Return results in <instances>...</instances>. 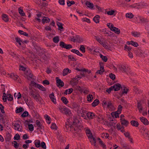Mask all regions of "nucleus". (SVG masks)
<instances>
[{
    "instance_id": "63",
    "label": "nucleus",
    "mask_w": 149,
    "mask_h": 149,
    "mask_svg": "<svg viewBox=\"0 0 149 149\" xmlns=\"http://www.w3.org/2000/svg\"><path fill=\"white\" fill-rule=\"evenodd\" d=\"M20 139V136L18 134H16L14 137V140H18Z\"/></svg>"
},
{
    "instance_id": "19",
    "label": "nucleus",
    "mask_w": 149,
    "mask_h": 149,
    "mask_svg": "<svg viewBox=\"0 0 149 149\" xmlns=\"http://www.w3.org/2000/svg\"><path fill=\"white\" fill-rule=\"evenodd\" d=\"M121 85L119 84H114L112 87H113V90L115 91L119 90L121 87Z\"/></svg>"
},
{
    "instance_id": "8",
    "label": "nucleus",
    "mask_w": 149,
    "mask_h": 149,
    "mask_svg": "<svg viewBox=\"0 0 149 149\" xmlns=\"http://www.w3.org/2000/svg\"><path fill=\"white\" fill-rule=\"evenodd\" d=\"M31 84L32 85L34 86L35 87L38 88L40 90L42 91H44L45 90V88H44L43 86L41 85L37 84L34 81H32Z\"/></svg>"
},
{
    "instance_id": "4",
    "label": "nucleus",
    "mask_w": 149,
    "mask_h": 149,
    "mask_svg": "<svg viewBox=\"0 0 149 149\" xmlns=\"http://www.w3.org/2000/svg\"><path fill=\"white\" fill-rule=\"evenodd\" d=\"M143 134L146 139H149V130L145 128H143L142 130Z\"/></svg>"
},
{
    "instance_id": "13",
    "label": "nucleus",
    "mask_w": 149,
    "mask_h": 149,
    "mask_svg": "<svg viewBox=\"0 0 149 149\" xmlns=\"http://www.w3.org/2000/svg\"><path fill=\"white\" fill-rule=\"evenodd\" d=\"M120 122L121 125H122V126L123 127H127L129 124V122L125 119H121Z\"/></svg>"
},
{
    "instance_id": "59",
    "label": "nucleus",
    "mask_w": 149,
    "mask_h": 149,
    "mask_svg": "<svg viewBox=\"0 0 149 149\" xmlns=\"http://www.w3.org/2000/svg\"><path fill=\"white\" fill-rule=\"evenodd\" d=\"M40 144V146H41L43 149H46V146L45 143L44 142H42Z\"/></svg>"
},
{
    "instance_id": "15",
    "label": "nucleus",
    "mask_w": 149,
    "mask_h": 149,
    "mask_svg": "<svg viewBox=\"0 0 149 149\" xmlns=\"http://www.w3.org/2000/svg\"><path fill=\"white\" fill-rule=\"evenodd\" d=\"M86 116L89 119H92L94 117L95 118L96 115L93 112H88Z\"/></svg>"
},
{
    "instance_id": "7",
    "label": "nucleus",
    "mask_w": 149,
    "mask_h": 149,
    "mask_svg": "<svg viewBox=\"0 0 149 149\" xmlns=\"http://www.w3.org/2000/svg\"><path fill=\"white\" fill-rule=\"evenodd\" d=\"M120 6L123 7L125 8H134L135 6L134 5H130L125 2H123L121 3Z\"/></svg>"
},
{
    "instance_id": "53",
    "label": "nucleus",
    "mask_w": 149,
    "mask_h": 149,
    "mask_svg": "<svg viewBox=\"0 0 149 149\" xmlns=\"http://www.w3.org/2000/svg\"><path fill=\"white\" fill-rule=\"evenodd\" d=\"M122 89H123V93H127L128 89L126 87L124 86L123 87H122Z\"/></svg>"
},
{
    "instance_id": "52",
    "label": "nucleus",
    "mask_w": 149,
    "mask_h": 149,
    "mask_svg": "<svg viewBox=\"0 0 149 149\" xmlns=\"http://www.w3.org/2000/svg\"><path fill=\"white\" fill-rule=\"evenodd\" d=\"M75 39L76 41H83V40L82 39L79 37V36H76L75 37Z\"/></svg>"
},
{
    "instance_id": "40",
    "label": "nucleus",
    "mask_w": 149,
    "mask_h": 149,
    "mask_svg": "<svg viewBox=\"0 0 149 149\" xmlns=\"http://www.w3.org/2000/svg\"><path fill=\"white\" fill-rule=\"evenodd\" d=\"M18 11L19 13L21 16H24L25 15V13H24L22 9H21V7H20L19 8Z\"/></svg>"
},
{
    "instance_id": "57",
    "label": "nucleus",
    "mask_w": 149,
    "mask_h": 149,
    "mask_svg": "<svg viewBox=\"0 0 149 149\" xmlns=\"http://www.w3.org/2000/svg\"><path fill=\"white\" fill-rule=\"evenodd\" d=\"M67 4L68 6H70L72 4H74L75 2L74 1H68L67 2Z\"/></svg>"
},
{
    "instance_id": "45",
    "label": "nucleus",
    "mask_w": 149,
    "mask_h": 149,
    "mask_svg": "<svg viewBox=\"0 0 149 149\" xmlns=\"http://www.w3.org/2000/svg\"><path fill=\"white\" fill-rule=\"evenodd\" d=\"M87 100L88 101H91L93 97V95L91 94H89L87 96Z\"/></svg>"
},
{
    "instance_id": "55",
    "label": "nucleus",
    "mask_w": 149,
    "mask_h": 149,
    "mask_svg": "<svg viewBox=\"0 0 149 149\" xmlns=\"http://www.w3.org/2000/svg\"><path fill=\"white\" fill-rule=\"evenodd\" d=\"M45 119L47 121V122L48 124H50L51 122H50V117L48 116V115H47L45 117Z\"/></svg>"
},
{
    "instance_id": "20",
    "label": "nucleus",
    "mask_w": 149,
    "mask_h": 149,
    "mask_svg": "<svg viewBox=\"0 0 149 149\" xmlns=\"http://www.w3.org/2000/svg\"><path fill=\"white\" fill-rule=\"evenodd\" d=\"M102 45L106 49H109L111 48V46L105 41H104Z\"/></svg>"
},
{
    "instance_id": "60",
    "label": "nucleus",
    "mask_w": 149,
    "mask_h": 149,
    "mask_svg": "<svg viewBox=\"0 0 149 149\" xmlns=\"http://www.w3.org/2000/svg\"><path fill=\"white\" fill-rule=\"evenodd\" d=\"M29 113L27 111H25L21 115L23 117L27 116L28 115Z\"/></svg>"
},
{
    "instance_id": "31",
    "label": "nucleus",
    "mask_w": 149,
    "mask_h": 149,
    "mask_svg": "<svg viewBox=\"0 0 149 149\" xmlns=\"http://www.w3.org/2000/svg\"><path fill=\"white\" fill-rule=\"evenodd\" d=\"M131 34L133 36L135 37H139L140 35V33L135 31L132 32Z\"/></svg>"
},
{
    "instance_id": "22",
    "label": "nucleus",
    "mask_w": 149,
    "mask_h": 149,
    "mask_svg": "<svg viewBox=\"0 0 149 149\" xmlns=\"http://www.w3.org/2000/svg\"><path fill=\"white\" fill-rule=\"evenodd\" d=\"M116 12V11L115 10H111L109 11H106V13L108 15H114V16L115 15V14H114V13L115 12Z\"/></svg>"
},
{
    "instance_id": "32",
    "label": "nucleus",
    "mask_w": 149,
    "mask_h": 149,
    "mask_svg": "<svg viewBox=\"0 0 149 149\" xmlns=\"http://www.w3.org/2000/svg\"><path fill=\"white\" fill-rule=\"evenodd\" d=\"M90 138V141L92 144L94 146H96V140L94 137H92Z\"/></svg>"
},
{
    "instance_id": "9",
    "label": "nucleus",
    "mask_w": 149,
    "mask_h": 149,
    "mask_svg": "<svg viewBox=\"0 0 149 149\" xmlns=\"http://www.w3.org/2000/svg\"><path fill=\"white\" fill-rule=\"evenodd\" d=\"M24 74L26 77L28 79H29V78H31L33 76L31 71L29 70H26L24 72Z\"/></svg>"
},
{
    "instance_id": "21",
    "label": "nucleus",
    "mask_w": 149,
    "mask_h": 149,
    "mask_svg": "<svg viewBox=\"0 0 149 149\" xmlns=\"http://www.w3.org/2000/svg\"><path fill=\"white\" fill-rule=\"evenodd\" d=\"M49 97L53 102L54 104H56V100L54 98V93H52L51 94L49 95Z\"/></svg>"
},
{
    "instance_id": "12",
    "label": "nucleus",
    "mask_w": 149,
    "mask_h": 149,
    "mask_svg": "<svg viewBox=\"0 0 149 149\" xmlns=\"http://www.w3.org/2000/svg\"><path fill=\"white\" fill-rule=\"evenodd\" d=\"M95 118L97 119V121L100 123H102L104 121V117L101 115H100L98 116H96Z\"/></svg>"
},
{
    "instance_id": "47",
    "label": "nucleus",
    "mask_w": 149,
    "mask_h": 149,
    "mask_svg": "<svg viewBox=\"0 0 149 149\" xmlns=\"http://www.w3.org/2000/svg\"><path fill=\"white\" fill-rule=\"evenodd\" d=\"M24 109L22 107H20L18 109H17L16 110L15 112L16 113H19L24 111Z\"/></svg>"
},
{
    "instance_id": "38",
    "label": "nucleus",
    "mask_w": 149,
    "mask_h": 149,
    "mask_svg": "<svg viewBox=\"0 0 149 149\" xmlns=\"http://www.w3.org/2000/svg\"><path fill=\"white\" fill-rule=\"evenodd\" d=\"M104 71V67L101 66L100 68V69L99 70H98L96 72L97 74H102L103 72Z\"/></svg>"
},
{
    "instance_id": "61",
    "label": "nucleus",
    "mask_w": 149,
    "mask_h": 149,
    "mask_svg": "<svg viewBox=\"0 0 149 149\" xmlns=\"http://www.w3.org/2000/svg\"><path fill=\"white\" fill-rule=\"evenodd\" d=\"M66 44L64 42H60L59 45L61 47L65 48Z\"/></svg>"
},
{
    "instance_id": "28",
    "label": "nucleus",
    "mask_w": 149,
    "mask_h": 149,
    "mask_svg": "<svg viewBox=\"0 0 149 149\" xmlns=\"http://www.w3.org/2000/svg\"><path fill=\"white\" fill-rule=\"evenodd\" d=\"M35 145L37 148H39L41 146L40 141L39 140H36L34 142Z\"/></svg>"
},
{
    "instance_id": "64",
    "label": "nucleus",
    "mask_w": 149,
    "mask_h": 149,
    "mask_svg": "<svg viewBox=\"0 0 149 149\" xmlns=\"http://www.w3.org/2000/svg\"><path fill=\"white\" fill-rule=\"evenodd\" d=\"M12 144H14V147L16 148H17L19 146V144L16 141H14L12 142Z\"/></svg>"
},
{
    "instance_id": "17",
    "label": "nucleus",
    "mask_w": 149,
    "mask_h": 149,
    "mask_svg": "<svg viewBox=\"0 0 149 149\" xmlns=\"http://www.w3.org/2000/svg\"><path fill=\"white\" fill-rule=\"evenodd\" d=\"M137 107L139 112L141 113L143 111V107L141 102V101L138 102Z\"/></svg>"
},
{
    "instance_id": "25",
    "label": "nucleus",
    "mask_w": 149,
    "mask_h": 149,
    "mask_svg": "<svg viewBox=\"0 0 149 149\" xmlns=\"http://www.w3.org/2000/svg\"><path fill=\"white\" fill-rule=\"evenodd\" d=\"M130 123L132 125L135 127H137L139 125V123L137 121L134 120L131 121Z\"/></svg>"
},
{
    "instance_id": "1",
    "label": "nucleus",
    "mask_w": 149,
    "mask_h": 149,
    "mask_svg": "<svg viewBox=\"0 0 149 149\" xmlns=\"http://www.w3.org/2000/svg\"><path fill=\"white\" fill-rule=\"evenodd\" d=\"M59 109L60 112L62 113L69 116H71L72 115L70 109L65 107H61L59 108Z\"/></svg>"
},
{
    "instance_id": "6",
    "label": "nucleus",
    "mask_w": 149,
    "mask_h": 149,
    "mask_svg": "<svg viewBox=\"0 0 149 149\" xmlns=\"http://www.w3.org/2000/svg\"><path fill=\"white\" fill-rule=\"evenodd\" d=\"M65 127L67 130H69L70 131L72 130H74V131H76V129H77V127H75L73 125V124H71L69 123V122H68L66 123Z\"/></svg>"
},
{
    "instance_id": "33",
    "label": "nucleus",
    "mask_w": 149,
    "mask_h": 149,
    "mask_svg": "<svg viewBox=\"0 0 149 149\" xmlns=\"http://www.w3.org/2000/svg\"><path fill=\"white\" fill-rule=\"evenodd\" d=\"M10 77L15 80H17L18 77V76L14 73H11L10 75Z\"/></svg>"
},
{
    "instance_id": "62",
    "label": "nucleus",
    "mask_w": 149,
    "mask_h": 149,
    "mask_svg": "<svg viewBox=\"0 0 149 149\" xmlns=\"http://www.w3.org/2000/svg\"><path fill=\"white\" fill-rule=\"evenodd\" d=\"M72 48V46L70 44H66L65 45V48L66 49H69Z\"/></svg>"
},
{
    "instance_id": "37",
    "label": "nucleus",
    "mask_w": 149,
    "mask_h": 149,
    "mask_svg": "<svg viewBox=\"0 0 149 149\" xmlns=\"http://www.w3.org/2000/svg\"><path fill=\"white\" fill-rule=\"evenodd\" d=\"M14 97L15 98H16L17 97V98L18 99L22 97V95L20 92H19L17 94L16 93H14Z\"/></svg>"
},
{
    "instance_id": "58",
    "label": "nucleus",
    "mask_w": 149,
    "mask_h": 149,
    "mask_svg": "<svg viewBox=\"0 0 149 149\" xmlns=\"http://www.w3.org/2000/svg\"><path fill=\"white\" fill-rule=\"evenodd\" d=\"M4 107L3 105L1 104H0V109L1 112L2 113H5V111L4 110Z\"/></svg>"
},
{
    "instance_id": "23",
    "label": "nucleus",
    "mask_w": 149,
    "mask_h": 149,
    "mask_svg": "<svg viewBox=\"0 0 149 149\" xmlns=\"http://www.w3.org/2000/svg\"><path fill=\"white\" fill-rule=\"evenodd\" d=\"M71 72V70H70L68 68H66L64 69L63 71V75L64 76L68 74V73H70Z\"/></svg>"
},
{
    "instance_id": "34",
    "label": "nucleus",
    "mask_w": 149,
    "mask_h": 149,
    "mask_svg": "<svg viewBox=\"0 0 149 149\" xmlns=\"http://www.w3.org/2000/svg\"><path fill=\"white\" fill-rule=\"evenodd\" d=\"M125 17L126 18L131 19L133 17L134 15L132 13H128L126 14Z\"/></svg>"
},
{
    "instance_id": "29",
    "label": "nucleus",
    "mask_w": 149,
    "mask_h": 149,
    "mask_svg": "<svg viewBox=\"0 0 149 149\" xmlns=\"http://www.w3.org/2000/svg\"><path fill=\"white\" fill-rule=\"evenodd\" d=\"M86 133L88 138H91V137L93 136L91 132L89 129H86Z\"/></svg>"
},
{
    "instance_id": "27",
    "label": "nucleus",
    "mask_w": 149,
    "mask_h": 149,
    "mask_svg": "<svg viewBox=\"0 0 149 149\" xmlns=\"http://www.w3.org/2000/svg\"><path fill=\"white\" fill-rule=\"evenodd\" d=\"M50 19L47 17H43L42 19V22L43 24L45 23H48L50 21Z\"/></svg>"
},
{
    "instance_id": "18",
    "label": "nucleus",
    "mask_w": 149,
    "mask_h": 149,
    "mask_svg": "<svg viewBox=\"0 0 149 149\" xmlns=\"http://www.w3.org/2000/svg\"><path fill=\"white\" fill-rule=\"evenodd\" d=\"M107 108L110 110L112 111L114 110V107L111 101H107Z\"/></svg>"
},
{
    "instance_id": "5",
    "label": "nucleus",
    "mask_w": 149,
    "mask_h": 149,
    "mask_svg": "<svg viewBox=\"0 0 149 149\" xmlns=\"http://www.w3.org/2000/svg\"><path fill=\"white\" fill-rule=\"evenodd\" d=\"M29 94L30 96H32L34 99L37 100L40 97V95L38 94H36V92L34 90H31L29 91Z\"/></svg>"
},
{
    "instance_id": "3",
    "label": "nucleus",
    "mask_w": 149,
    "mask_h": 149,
    "mask_svg": "<svg viewBox=\"0 0 149 149\" xmlns=\"http://www.w3.org/2000/svg\"><path fill=\"white\" fill-rule=\"evenodd\" d=\"M13 125L14 128L15 130L19 131H22V127L20 125L19 123H13Z\"/></svg>"
},
{
    "instance_id": "26",
    "label": "nucleus",
    "mask_w": 149,
    "mask_h": 149,
    "mask_svg": "<svg viewBox=\"0 0 149 149\" xmlns=\"http://www.w3.org/2000/svg\"><path fill=\"white\" fill-rule=\"evenodd\" d=\"M111 31H114L116 34H119L120 32V30L118 28L113 27V28L111 29Z\"/></svg>"
},
{
    "instance_id": "56",
    "label": "nucleus",
    "mask_w": 149,
    "mask_h": 149,
    "mask_svg": "<svg viewBox=\"0 0 149 149\" xmlns=\"http://www.w3.org/2000/svg\"><path fill=\"white\" fill-rule=\"evenodd\" d=\"M122 107L121 105H119L118 108V110L117 112L119 113H120L122 109Z\"/></svg>"
},
{
    "instance_id": "54",
    "label": "nucleus",
    "mask_w": 149,
    "mask_h": 149,
    "mask_svg": "<svg viewBox=\"0 0 149 149\" xmlns=\"http://www.w3.org/2000/svg\"><path fill=\"white\" fill-rule=\"evenodd\" d=\"M57 25L58 27L59 30H61L63 28L62 24L61 23L58 22L57 23Z\"/></svg>"
},
{
    "instance_id": "43",
    "label": "nucleus",
    "mask_w": 149,
    "mask_h": 149,
    "mask_svg": "<svg viewBox=\"0 0 149 149\" xmlns=\"http://www.w3.org/2000/svg\"><path fill=\"white\" fill-rule=\"evenodd\" d=\"M79 50L83 53L85 52V48L83 45H81L80 46Z\"/></svg>"
},
{
    "instance_id": "46",
    "label": "nucleus",
    "mask_w": 149,
    "mask_h": 149,
    "mask_svg": "<svg viewBox=\"0 0 149 149\" xmlns=\"http://www.w3.org/2000/svg\"><path fill=\"white\" fill-rule=\"evenodd\" d=\"M51 128L52 129L56 130L57 129V127L56 124L54 123H52L51 124Z\"/></svg>"
},
{
    "instance_id": "49",
    "label": "nucleus",
    "mask_w": 149,
    "mask_h": 149,
    "mask_svg": "<svg viewBox=\"0 0 149 149\" xmlns=\"http://www.w3.org/2000/svg\"><path fill=\"white\" fill-rule=\"evenodd\" d=\"M53 40L56 43H58L59 41L58 37L56 36L54 37L53 38Z\"/></svg>"
},
{
    "instance_id": "41",
    "label": "nucleus",
    "mask_w": 149,
    "mask_h": 149,
    "mask_svg": "<svg viewBox=\"0 0 149 149\" xmlns=\"http://www.w3.org/2000/svg\"><path fill=\"white\" fill-rule=\"evenodd\" d=\"M99 103V101L97 100H95L94 102L92 103V105L93 106L95 107Z\"/></svg>"
},
{
    "instance_id": "35",
    "label": "nucleus",
    "mask_w": 149,
    "mask_h": 149,
    "mask_svg": "<svg viewBox=\"0 0 149 149\" xmlns=\"http://www.w3.org/2000/svg\"><path fill=\"white\" fill-rule=\"evenodd\" d=\"M100 16L98 15H96L93 18L94 21L96 23L99 22Z\"/></svg>"
},
{
    "instance_id": "14",
    "label": "nucleus",
    "mask_w": 149,
    "mask_h": 149,
    "mask_svg": "<svg viewBox=\"0 0 149 149\" xmlns=\"http://www.w3.org/2000/svg\"><path fill=\"white\" fill-rule=\"evenodd\" d=\"M140 119L141 122L145 125H147L149 124V122L147 119L145 118L142 117L140 118Z\"/></svg>"
},
{
    "instance_id": "10",
    "label": "nucleus",
    "mask_w": 149,
    "mask_h": 149,
    "mask_svg": "<svg viewBox=\"0 0 149 149\" xmlns=\"http://www.w3.org/2000/svg\"><path fill=\"white\" fill-rule=\"evenodd\" d=\"M57 85L59 87H61L63 86L64 85L63 82L60 79H58V77L56 78Z\"/></svg>"
},
{
    "instance_id": "2",
    "label": "nucleus",
    "mask_w": 149,
    "mask_h": 149,
    "mask_svg": "<svg viewBox=\"0 0 149 149\" xmlns=\"http://www.w3.org/2000/svg\"><path fill=\"white\" fill-rule=\"evenodd\" d=\"M120 70L123 72L127 73L129 72L130 68L127 66L122 65L119 66Z\"/></svg>"
},
{
    "instance_id": "24",
    "label": "nucleus",
    "mask_w": 149,
    "mask_h": 149,
    "mask_svg": "<svg viewBox=\"0 0 149 149\" xmlns=\"http://www.w3.org/2000/svg\"><path fill=\"white\" fill-rule=\"evenodd\" d=\"M71 52L74 53L76 54L77 55L79 56H83L82 54L79 51L75 49H72L71 50Z\"/></svg>"
},
{
    "instance_id": "11",
    "label": "nucleus",
    "mask_w": 149,
    "mask_h": 149,
    "mask_svg": "<svg viewBox=\"0 0 149 149\" xmlns=\"http://www.w3.org/2000/svg\"><path fill=\"white\" fill-rule=\"evenodd\" d=\"M132 5H134L135 6L134 8H136L138 9L142 8L146 6L145 4L144 3H141L138 4H136V5L133 4Z\"/></svg>"
},
{
    "instance_id": "16",
    "label": "nucleus",
    "mask_w": 149,
    "mask_h": 149,
    "mask_svg": "<svg viewBox=\"0 0 149 149\" xmlns=\"http://www.w3.org/2000/svg\"><path fill=\"white\" fill-rule=\"evenodd\" d=\"M77 117L76 116L73 117V125L75 127H77V123L79 122L78 120L77 119Z\"/></svg>"
},
{
    "instance_id": "36",
    "label": "nucleus",
    "mask_w": 149,
    "mask_h": 149,
    "mask_svg": "<svg viewBox=\"0 0 149 149\" xmlns=\"http://www.w3.org/2000/svg\"><path fill=\"white\" fill-rule=\"evenodd\" d=\"M86 5L90 8H92L93 7L94 5L92 3L89 2H86Z\"/></svg>"
},
{
    "instance_id": "48",
    "label": "nucleus",
    "mask_w": 149,
    "mask_h": 149,
    "mask_svg": "<svg viewBox=\"0 0 149 149\" xmlns=\"http://www.w3.org/2000/svg\"><path fill=\"white\" fill-rule=\"evenodd\" d=\"M15 39L16 41L18 42L20 45H21L22 44V41L20 38L17 37H16Z\"/></svg>"
},
{
    "instance_id": "39",
    "label": "nucleus",
    "mask_w": 149,
    "mask_h": 149,
    "mask_svg": "<svg viewBox=\"0 0 149 149\" xmlns=\"http://www.w3.org/2000/svg\"><path fill=\"white\" fill-rule=\"evenodd\" d=\"M140 21L142 23L148 22H149V20L147 19L142 17L140 18Z\"/></svg>"
},
{
    "instance_id": "50",
    "label": "nucleus",
    "mask_w": 149,
    "mask_h": 149,
    "mask_svg": "<svg viewBox=\"0 0 149 149\" xmlns=\"http://www.w3.org/2000/svg\"><path fill=\"white\" fill-rule=\"evenodd\" d=\"M130 44L132 45L135 47H137L139 45L136 42H134L133 41H131Z\"/></svg>"
},
{
    "instance_id": "42",
    "label": "nucleus",
    "mask_w": 149,
    "mask_h": 149,
    "mask_svg": "<svg viewBox=\"0 0 149 149\" xmlns=\"http://www.w3.org/2000/svg\"><path fill=\"white\" fill-rule=\"evenodd\" d=\"M61 100L65 104H67L68 102V101L66 97H62L61 98Z\"/></svg>"
},
{
    "instance_id": "44",
    "label": "nucleus",
    "mask_w": 149,
    "mask_h": 149,
    "mask_svg": "<svg viewBox=\"0 0 149 149\" xmlns=\"http://www.w3.org/2000/svg\"><path fill=\"white\" fill-rule=\"evenodd\" d=\"M100 58L104 62H107V57L105 56H103L102 54H100Z\"/></svg>"
},
{
    "instance_id": "30",
    "label": "nucleus",
    "mask_w": 149,
    "mask_h": 149,
    "mask_svg": "<svg viewBox=\"0 0 149 149\" xmlns=\"http://www.w3.org/2000/svg\"><path fill=\"white\" fill-rule=\"evenodd\" d=\"M2 19L6 22H7L8 21V16L6 14H3L2 15Z\"/></svg>"
},
{
    "instance_id": "51",
    "label": "nucleus",
    "mask_w": 149,
    "mask_h": 149,
    "mask_svg": "<svg viewBox=\"0 0 149 149\" xmlns=\"http://www.w3.org/2000/svg\"><path fill=\"white\" fill-rule=\"evenodd\" d=\"M28 126L29 129L30 131H32L33 130L34 127L32 124H29L28 125Z\"/></svg>"
}]
</instances>
